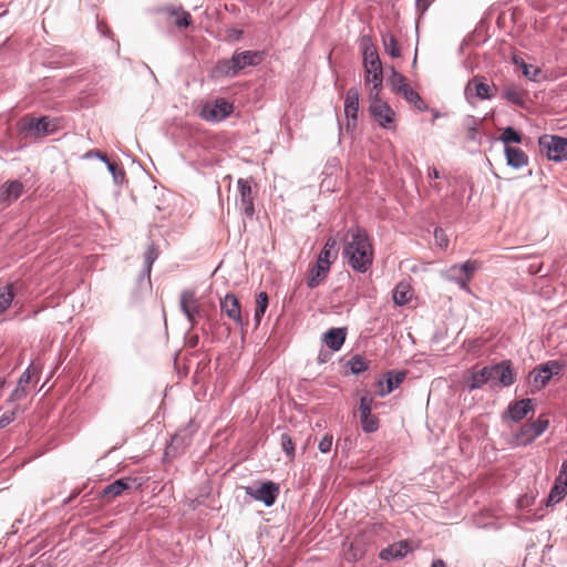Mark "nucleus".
Masks as SVG:
<instances>
[{
    "label": "nucleus",
    "instance_id": "1",
    "mask_svg": "<svg viewBox=\"0 0 567 567\" xmlns=\"http://www.w3.org/2000/svg\"><path fill=\"white\" fill-rule=\"evenodd\" d=\"M265 59L260 50H235L229 58L218 59L208 72L213 81L235 79L247 68H256Z\"/></svg>",
    "mask_w": 567,
    "mask_h": 567
},
{
    "label": "nucleus",
    "instance_id": "2",
    "mask_svg": "<svg viewBox=\"0 0 567 567\" xmlns=\"http://www.w3.org/2000/svg\"><path fill=\"white\" fill-rule=\"evenodd\" d=\"M360 49L364 69V83L371 84L373 91L380 92L384 80L382 62L370 35L361 37Z\"/></svg>",
    "mask_w": 567,
    "mask_h": 567
},
{
    "label": "nucleus",
    "instance_id": "3",
    "mask_svg": "<svg viewBox=\"0 0 567 567\" xmlns=\"http://www.w3.org/2000/svg\"><path fill=\"white\" fill-rule=\"evenodd\" d=\"M567 364L561 360H548L537 364L529 374V383L536 391L545 389L553 378L560 375Z\"/></svg>",
    "mask_w": 567,
    "mask_h": 567
},
{
    "label": "nucleus",
    "instance_id": "4",
    "mask_svg": "<svg viewBox=\"0 0 567 567\" xmlns=\"http://www.w3.org/2000/svg\"><path fill=\"white\" fill-rule=\"evenodd\" d=\"M243 488L247 496L264 504L265 507L275 505L280 493V485L271 480L257 481Z\"/></svg>",
    "mask_w": 567,
    "mask_h": 567
},
{
    "label": "nucleus",
    "instance_id": "5",
    "mask_svg": "<svg viewBox=\"0 0 567 567\" xmlns=\"http://www.w3.org/2000/svg\"><path fill=\"white\" fill-rule=\"evenodd\" d=\"M370 105L368 107L370 116L379 124L383 130L391 131L395 127V112L389 105L388 102L383 101L379 96V92L370 93Z\"/></svg>",
    "mask_w": 567,
    "mask_h": 567
},
{
    "label": "nucleus",
    "instance_id": "6",
    "mask_svg": "<svg viewBox=\"0 0 567 567\" xmlns=\"http://www.w3.org/2000/svg\"><path fill=\"white\" fill-rule=\"evenodd\" d=\"M538 146L548 161L555 163L567 161V137L557 134H543L538 137Z\"/></svg>",
    "mask_w": 567,
    "mask_h": 567
},
{
    "label": "nucleus",
    "instance_id": "7",
    "mask_svg": "<svg viewBox=\"0 0 567 567\" xmlns=\"http://www.w3.org/2000/svg\"><path fill=\"white\" fill-rule=\"evenodd\" d=\"M492 369L493 390L496 388H509L517 380V371L514 363L509 359H503L498 362L489 364Z\"/></svg>",
    "mask_w": 567,
    "mask_h": 567
},
{
    "label": "nucleus",
    "instance_id": "8",
    "mask_svg": "<svg viewBox=\"0 0 567 567\" xmlns=\"http://www.w3.org/2000/svg\"><path fill=\"white\" fill-rule=\"evenodd\" d=\"M235 107L234 104L230 103L225 97H217L213 103L205 104L200 110V117L210 123H219L226 118H228Z\"/></svg>",
    "mask_w": 567,
    "mask_h": 567
},
{
    "label": "nucleus",
    "instance_id": "9",
    "mask_svg": "<svg viewBox=\"0 0 567 567\" xmlns=\"http://www.w3.org/2000/svg\"><path fill=\"white\" fill-rule=\"evenodd\" d=\"M135 489H140L142 487V482L140 477L132 476H123L114 480L103 487V489L99 493V497L104 502H111L114 498L121 496L124 492L131 489L132 487Z\"/></svg>",
    "mask_w": 567,
    "mask_h": 567
},
{
    "label": "nucleus",
    "instance_id": "10",
    "mask_svg": "<svg viewBox=\"0 0 567 567\" xmlns=\"http://www.w3.org/2000/svg\"><path fill=\"white\" fill-rule=\"evenodd\" d=\"M342 256L352 270L359 274H365L373 265L374 249L359 250L358 248H342Z\"/></svg>",
    "mask_w": 567,
    "mask_h": 567
},
{
    "label": "nucleus",
    "instance_id": "11",
    "mask_svg": "<svg viewBox=\"0 0 567 567\" xmlns=\"http://www.w3.org/2000/svg\"><path fill=\"white\" fill-rule=\"evenodd\" d=\"M56 118L40 116L20 124V132L33 137L47 136L56 131Z\"/></svg>",
    "mask_w": 567,
    "mask_h": 567
},
{
    "label": "nucleus",
    "instance_id": "12",
    "mask_svg": "<svg viewBox=\"0 0 567 567\" xmlns=\"http://www.w3.org/2000/svg\"><path fill=\"white\" fill-rule=\"evenodd\" d=\"M536 403L534 399L524 398L511 401L506 410L502 413L503 421H512L514 423L522 422L529 413H534Z\"/></svg>",
    "mask_w": 567,
    "mask_h": 567
},
{
    "label": "nucleus",
    "instance_id": "13",
    "mask_svg": "<svg viewBox=\"0 0 567 567\" xmlns=\"http://www.w3.org/2000/svg\"><path fill=\"white\" fill-rule=\"evenodd\" d=\"M179 308L190 324V330L197 326V319L203 316V310L194 290H184L179 297Z\"/></svg>",
    "mask_w": 567,
    "mask_h": 567
},
{
    "label": "nucleus",
    "instance_id": "14",
    "mask_svg": "<svg viewBox=\"0 0 567 567\" xmlns=\"http://www.w3.org/2000/svg\"><path fill=\"white\" fill-rule=\"evenodd\" d=\"M493 379L489 364L484 365L480 370H474V368H472L467 370V373L464 377V386L468 392L480 390L486 384L493 389Z\"/></svg>",
    "mask_w": 567,
    "mask_h": 567
},
{
    "label": "nucleus",
    "instance_id": "15",
    "mask_svg": "<svg viewBox=\"0 0 567 567\" xmlns=\"http://www.w3.org/2000/svg\"><path fill=\"white\" fill-rule=\"evenodd\" d=\"M567 495V458L563 461L558 475L551 485L546 498V506H554Z\"/></svg>",
    "mask_w": 567,
    "mask_h": 567
},
{
    "label": "nucleus",
    "instance_id": "16",
    "mask_svg": "<svg viewBox=\"0 0 567 567\" xmlns=\"http://www.w3.org/2000/svg\"><path fill=\"white\" fill-rule=\"evenodd\" d=\"M359 99L360 93L357 86L348 89L344 97V116H346V130L353 132L357 127L358 113H359Z\"/></svg>",
    "mask_w": 567,
    "mask_h": 567
},
{
    "label": "nucleus",
    "instance_id": "17",
    "mask_svg": "<svg viewBox=\"0 0 567 567\" xmlns=\"http://www.w3.org/2000/svg\"><path fill=\"white\" fill-rule=\"evenodd\" d=\"M220 311L241 329L247 324L241 316L240 301L234 292H227L225 297L220 299Z\"/></svg>",
    "mask_w": 567,
    "mask_h": 567
},
{
    "label": "nucleus",
    "instance_id": "18",
    "mask_svg": "<svg viewBox=\"0 0 567 567\" xmlns=\"http://www.w3.org/2000/svg\"><path fill=\"white\" fill-rule=\"evenodd\" d=\"M411 543L408 539L395 542L385 548H382L379 553V557L383 561L401 560L412 553Z\"/></svg>",
    "mask_w": 567,
    "mask_h": 567
},
{
    "label": "nucleus",
    "instance_id": "19",
    "mask_svg": "<svg viewBox=\"0 0 567 567\" xmlns=\"http://www.w3.org/2000/svg\"><path fill=\"white\" fill-rule=\"evenodd\" d=\"M348 334L347 327H331L321 336V342L331 351L338 352L343 347Z\"/></svg>",
    "mask_w": 567,
    "mask_h": 567
},
{
    "label": "nucleus",
    "instance_id": "20",
    "mask_svg": "<svg viewBox=\"0 0 567 567\" xmlns=\"http://www.w3.org/2000/svg\"><path fill=\"white\" fill-rule=\"evenodd\" d=\"M369 546L370 543L367 537L363 535L357 536L348 545H343L344 559L352 564L361 560L363 557H365Z\"/></svg>",
    "mask_w": 567,
    "mask_h": 567
},
{
    "label": "nucleus",
    "instance_id": "21",
    "mask_svg": "<svg viewBox=\"0 0 567 567\" xmlns=\"http://www.w3.org/2000/svg\"><path fill=\"white\" fill-rule=\"evenodd\" d=\"M512 63L520 71L522 75L530 82L540 83L547 79L546 74L539 66L525 62V60L518 54L512 55Z\"/></svg>",
    "mask_w": 567,
    "mask_h": 567
},
{
    "label": "nucleus",
    "instance_id": "22",
    "mask_svg": "<svg viewBox=\"0 0 567 567\" xmlns=\"http://www.w3.org/2000/svg\"><path fill=\"white\" fill-rule=\"evenodd\" d=\"M237 189L240 195V206L243 214L247 218H252L255 215V204L252 198L251 183L249 179L239 178L237 181Z\"/></svg>",
    "mask_w": 567,
    "mask_h": 567
},
{
    "label": "nucleus",
    "instance_id": "23",
    "mask_svg": "<svg viewBox=\"0 0 567 567\" xmlns=\"http://www.w3.org/2000/svg\"><path fill=\"white\" fill-rule=\"evenodd\" d=\"M348 234L351 235V240L344 241L342 248H358L359 250L374 249L372 238L363 227L357 226L350 228Z\"/></svg>",
    "mask_w": 567,
    "mask_h": 567
},
{
    "label": "nucleus",
    "instance_id": "24",
    "mask_svg": "<svg viewBox=\"0 0 567 567\" xmlns=\"http://www.w3.org/2000/svg\"><path fill=\"white\" fill-rule=\"evenodd\" d=\"M408 371L405 370H388L382 374V379L385 382V390L378 391V395L384 398L395 391L405 380Z\"/></svg>",
    "mask_w": 567,
    "mask_h": 567
},
{
    "label": "nucleus",
    "instance_id": "25",
    "mask_svg": "<svg viewBox=\"0 0 567 567\" xmlns=\"http://www.w3.org/2000/svg\"><path fill=\"white\" fill-rule=\"evenodd\" d=\"M337 236H329L319 251L316 261L331 267L339 255Z\"/></svg>",
    "mask_w": 567,
    "mask_h": 567
},
{
    "label": "nucleus",
    "instance_id": "26",
    "mask_svg": "<svg viewBox=\"0 0 567 567\" xmlns=\"http://www.w3.org/2000/svg\"><path fill=\"white\" fill-rule=\"evenodd\" d=\"M331 267L315 261L310 265L308 276L306 278V285L309 289H315L324 282L327 279Z\"/></svg>",
    "mask_w": 567,
    "mask_h": 567
},
{
    "label": "nucleus",
    "instance_id": "27",
    "mask_svg": "<svg viewBox=\"0 0 567 567\" xmlns=\"http://www.w3.org/2000/svg\"><path fill=\"white\" fill-rule=\"evenodd\" d=\"M474 89V96L481 101H489L494 97L491 86L484 76H474L465 86V95H468L471 87Z\"/></svg>",
    "mask_w": 567,
    "mask_h": 567
},
{
    "label": "nucleus",
    "instance_id": "28",
    "mask_svg": "<svg viewBox=\"0 0 567 567\" xmlns=\"http://www.w3.org/2000/svg\"><path fill=\"white\" fill-rule=\"evenodd\" d=\"M504 155L507 166L519 169L528 164V155L519 147H506Z\"/></svg>",
    "mask_w": 567,
    "mask_h": 567
},
{
    "label": "nucleus",
    "instance_id": "29",
    "mask_svg": "<svg viewBox=\"0 0 567 567\" xmlns=\"http://www.w3.org/2000/svg\"><path fill=\"white\" fill-rule=\"evenodd\" d=\"M481 264L477 260L468 259L460 265L452 267V270H458L462 277L456 278L461 287H465L467 282L474 277L475 272L480 269Z\"/></svg>",
    "mask_w": 567,
    "mask_h": 567
},
{
    "label": "nucleus",
    "instance_id": "30",
    "mask_svg": "<svg viewBox=\"0 0 567 567\" xmlns=\"http://www.w3.org/2000/svg\"><path fill=\"white\" fill-rule=\"evenodd\" d=\"M23 193V184L18 179L7 181L0 186V195L6 202L17 200Z\"/></svg>",
    "mask_w": 567,
    "mask_h": 567
},
{
    "label": "nucleus",
    "instance_id": "31",
    "mask_svg": "<svg viewBox=\"0 0 567 567\" xmlns=\"http://www.w3.org/2000/svg\"><path fill=\"white\" fill-rule=\"evenodd\" d=\"M16 286L12 282H7L0 287V316L7 312V310L16 305Z\"/></svg>",
    "mask_w": 567,
    "mask_h": 567
},
{
    "label": "nucleus",
    "instance_id": "32",
    "mask_svg": "<svg viewBox=\"0 0 567 567\" xmlns=\"http://www.w3.org/2000/svg\"><path fill=\"white\" fill-rule=\"evenodd\" d=\"M525 136L522 132L517 131L514 126L508 125L502 128L498 141L506 147H514L512 144H522Z\"/></svg>",
    "mask_w": 567,
    "mask_h": 567
},
{
    "label": "nucleus",
    "instance_id": "33",
    "mask_svg": "<svg viewBox=\"0 0 567 567\" xmlns=\"http://www.w3.org/2000/svg\"><path fill=\"white\" fill-rule=\"evenodd\" d=\"M151 272L147 269H142L140 275L136 278L135 288L133 295L136 298H143L145 295L150 293L152 290V281H151Z\"/></svg>",
    "mask_w": 567,
    "mask_h": 567
},
{
    "label": "nucleus",
    "instance_id": "34",
    "mask_svg": "<svg viewBox=\"0 0 567 567\" xmlns=\"http://www.w3.org/2000/svg\"><path fill=\"white\" fill-rule=\"evenodd\" d=\"M411 287L403 281L399 282L392 290V300L395 306H405L411 301Z\"/></svg>",
    "mask_w": 567,
    "mask_h": 567
},
{
    "label": "nucleus",
    "instance_id": "35",
    "mask_svg": "<svg viewBox=\"0 0 567 567\" xmlns=\"http://www.w3.org/2000/svg\"><path fill=\"white\" fill-rule=\"evenodd\" d=\"M501 99L507 101L508 103L525 109L526 100L524 94L517 90L515 85H508L504 87L501 94Z\"/></svg>",
    "mask_w": 567,
    "mask_h": 567
},
{
    "label": "nucleus",
    "instance_id": "36",
    "mask_svg": "<svg viewBox=\"0 0 567 567\" xmlns=\"http://www.w3.org/2000/svg\"><path fill=\"white\" fill-rule=\"evenodd\" d=\"M389 84L393 92L400 93L402 96L406 94V91L411 89V86L406 83V79L394 68L391 69V74L389 76Z\"/></svg>",
    "mask_w": 567,
    "mask_h": 567
},
{
    "label": "nucleus",
    "instance_id": "37",
    "mask_svg": "<svg viewBox=\"0 0 567 567\" xmlns=\"http://www.w3.org/2000/svg\"><path fill=\"white\" fill-rule=\"evenodd\" d=\"M536 437H534L533 432L528 429V424H523L518 431L513 435L512 445L513 446H528L530 445Z\"/></svg>",
    "mask_w": 567,
    "mask_h": 567
},
{
    "label": "nucleus",
    "instance_id": "38",
    "mask_svg": "<svg viewBox=\"0 0 567 567\" xmlns=\"http://www.w3.org/2000/svg\"><path fill=\"white\" fill-rule=\"evenodd\" d=\"M269 306V296L266 291H259L256 295V308L254 312V320L256 327H258L266 313V310Z\"/></svg>",
    "mask_w": 567,
    "mask_h": 567
},
{
    "label": "nucleus",
    "instance_id": "39",
    "mask_svg": "<svg viewBox=\"0 0 567 567\" xmlns=\"http://www.w3.org/2000/svg\"><path fill=\"white\" fill-rule=\"evenodd\" d=\"M361 430L365 434L375 433L380 427V421L373 413L359 412Z\"/></svg>",
    "mask_w": 567,
    "mask_h": 567
},
{
    "label": "nucleus",
    "instance_id": "40",
    "mask_svg": "<svg viewBox=\"0 0 567 567\" xmlns=\"http://www.w3.org/2000/svg\"><path fill=\"white\" fill-rule=\"evenodd\" d=\"M347 365H348L351 374L360 375L361 373H363L370 369V361L367 360L361 354H354L349 359V361L347 362Z\"/></svg>",
    "mask_w": 567,
    "mask_h": 567
},
{
    "label": "nucleus",
    "instance_id": "41",
    "mask_svg": "<svg viewBox=\"0 0 567 567\" xmlns=\"http://www.w3.org/2000/svg\"><path fill=\"white\" fill-rule=\"evenodd\" d=\"M382 43L384 51L393 59H398L401 56V50L399 48V43L396 38L391 33L382 34Z\"/></svg>",
    "mask_w": 567,
    "mask_h": 567
},
{
    "label": "nucleus",
    "instance_id": "42",
    "mask_svg": "<svg viewBox=\"0 0 567 567\" xmlns=\"http://www.w3.org/2000/svg\"><path fill=\"white\" fill-rule=\"evenodd\" d=\"M104 164H105L109 173L112 175L114 184L122 185L126 179V175H125L123 167L121 165L110 161L109 158H105Z\"/></svg>",
    "mask_w": 567,
    "mask_h": 567
},
{
    "label": "nucleus",
    "instance_id": "43",
    "mask_svg": "<svg viewBox=\"0 0 567 567\" xmlns=\"http://www.w3.org/2000/svg\"><path fill=\"white\" fill-rule=\"evenodd\" d=\"M51 58L53 59L50 63L54 64V68H65L72 64V56L63 49L56 48L53 50Z\"/></svg>",
    "mask_w": 567,
    "mask_h": 567
},
{
    "label": "nucleus",
    "instance_id": "44",
    "mask_svg": "<svg viewBox=\"0 0 567 567\" xmlns=\"http://www.w3.org/2000/svg\"><path fill=\"white\" fill-rule=\"evenodd\" d=\"M159 256V248L158 246L152 241L146 246V249L144 251V269H147L148 271H152L154 262L157 260Z\"/></svg>",
    "mask_w": 567,
    "mask_h": 567
},
{
    "label": "nucleus",
    "instance_id": "45",
    "mask_svg": "<svg viewBox=\"0 0 567 567\" xmlns=\"http://www.w3.org/2000/svg\"><path fill=\"white\" fill-rule=\"evenodd\" d=\"M480 121L473 115H466L463 120V126L467 131V138L477 141L480 136Z\"/></svg>",
    "mask_w": 567,
    "mask_h": 567
},
{
    "label": "nucleus",
    "instance_id": "46",
    "mask_svg": "<svg viewBox=\"0 0 567 567\" xmlns=\"http://www.w3.org/2000/svg\"><path fill=\"white\" fill-rule=\"evenodd\" d=\"M403 97L406 102L413 104L414 107L420 112H427L430 110V106L413 87L409 89Z\"/></svg>",
    "mask_w": 567,
    "mask_h": 567
},
{
    "label": "nucleus",
    "instance_id": "47",
    "mask_svg": "<svg viewBox=\"0 0 567 567\" xmlns=\"http://www.w3.org/2000/svg\"><path fill=\"white\" fill-rule=\"evenodd\" d=\"M40 372V368L35 367L33 363H30L19 377L18 383L28 386L33 382L35 378H38Z\"/></svg>",
    "mask_w": 567,
    "mask_h": 567
},
{
    "label": "nucleus",
    "instance_id": "48",
    "mask_svg": "<svg viewBox=\"0 0 567 567\" xmlns=\"http://www.w3.org/2000/svg\"><path fill=\"white\" fill-rule=\"evenodd\" d=\"M380 405V402L374 401V399L369 393H365L359 399L358 410L359 412L372 413V411L378 409Z\"/></svg>",
    "mask_w": 567,
    "mask_h": 567
},
{
    "label": "nucleus",
    "instance_id": "49",
    "mask_svg": "<svg viewBox=\"0 0 567 567\" xmlns=\"http://www.w3.org/2000/svg\"><path fill=\"white\" fill-rule=\"evenodd\" d=\"M281 450L286 456L291 461L296 456V447L291 436L288 433H282L280 437Z\"/></svg>",
    "mask_w": 567,
    "mask_h": 567
},
{
    "label": "nucleus",
    "instance_id": "50",
    "mask_svg": "<svg viewBox=\"0 0 567 567\" xmlns=\"http://www.w3.org/2000/svg\"><path fill=\"white\" fill-rule=\"evenodd\" d=\"M528 429L533 432L534 437H539L549 426V420L545 417H538L532 423H527Z\"/></svg>",
    "mask_w": 567,
    "mask_h": 567
},
{
    "label": "nucleus",
    "instance_id": "51",
    "mask_svg": "<svg viewBox=\"0 0 567 567\" xmlns=\"http://www.w3.org/2000/svg\"><path fill=\"white\" fill-rule=\"evenodd\" d=\"M28 395L27 386L20 384L17 382L16 388L11 391L7 402L8 403H16L24 400Z\"/></svg>",
    "mask_w": 567,
    "mask_h": 567
},
{
    "label": "nucleus",
    "instance_id": "52",
    "mask_svg": "<svg viewBox=\"0 0 567 567\" xmlns=\"http://www.w3.org/2000/svg\"><path fill=\"white\" fill-rule=\"evenodd\" d=\"M193 22V18L189 12L185 10H181V12L175 17V25L178 28H188Z\"/></svg>",
    "mask_w": 567,
    "mask_h": 567
},
{
    "label": "nucleus",
    "instance_id": "53",
    "mask_svg": "<svg viewBox=\"0 0 567 567\" xmlns=\"http://www.w3.org/2000/svg\"><path fill=\"white\" fill-rule=\"evenodd\" d=\"M333 436L331 434H324L318 443V450L321 453H329L332 449Z\"/></svg>",
    "mask_w": 567,
    "mask_h": 567
},
{
    "label": "nucleus",
    "instance_id": "54",
    "mask_svg": "<svg viewBox=\"0 0 567 567\" xmlns=\"http://www.w3.org/2000/svg\"><path fill=\"white\" fill-rule=\"evenodd\" d=\"M184 343L186 347L195 349L199 343L198 334L193 333V330L189 328L184 334Z\"/></svg>",
    "mask_w": 567,
    "mask_h": 567
},
{
    "label": "nucleus",
    "instance_id": "55",
    "mask_svg": "<svg viewBox=\"0 0 567 567\" xmlns=\"http://www.w3.org/2000/svg\"><path fill=\"white\" fill-rule=\"evenodd\" d=\"M434 238H435L436 244L441 248H446L449 246V238H447L445 231L443 230V228L436 227L434 229Z\"/></svg>",
    "mask_w": 567,
    "mask_h": 567
},
{
    "label": "nucleus",
    "instance_id": "56",
    "mask_svg": "<svg viewBox=\"0 0 567 567\" xmlns=\"http://www.w3.org/2000/svg\"><path fill=\"white\" fill-rule=\"evenodd\" d=\"M82 158H84V159L99 158L101 162L104 163L105 158H107V156L100 150L92 148V150L87 151L86 153H84Z\"/></svg>",
    "mask_w": 567,
    "mask_h": 567
},
{
    "label": "nucleus",
    "instance_id": "57",
    "mask_svg": "<svg viewBox=\"0 0 567 567\" xmlns=\"http://www.w3.org/2000/svg\"><path fill=\"white\" fill-rule=\"evenodd\" d=\"M16 420V410L6 412L0 416V430L8 426L10 423H12Z\"/></svg>",
    "mask_w": 567,
    "mask_h": 567
},
{
    "label": "nucleus",
    "instance_id": "58",
    "mask_svg": "<svg viewBox=\"0 0 567 567\" xmlns=\"http://www.w3.org/2000/svg\"><path fill=\"white\" fill-rule=\"evenodd\" d=\"M431 0H415V9L421 14H424L431 6Z\"/></svg>",
    "mask_w": 567,
    "mask_h": 567
},
{
    "label": "nucleus",
    "instance_id": "59",
    "mask_svg": "<svg viewBox=\"0 0 567 567\" xmlns=\"http://www.w3.org/2000/svg\"><path fill=\"white\" fill-rule=\"evenodd\" d=\"M446 337V331L436 329L431 338L432 344H440Z\"/></svg>",
    "mask_w": 567,
    "mask_h": 567
},
{
    "label": "nucleus",
    "instance_id": "60",
    "mask_svg": "<svg viewBox=\"0 0 567 567\" xmlns=\"http://www.w3.org/2000/svg\"><path fill=\"white\" fill-rule=\"evenodd\" d=\"M331 359V352L324 349H321L317 357V362L319 364H324Z\"/></svg>",
    "mask_w": 567,
    "mask_h": 567
},
{
    "label": "nucleus",
    "instance_id": "61",
    "mask_svg": "<svg viewBox=\"0 0 567 567\" xmlns=\"http://www.w3.org/2000/svg\"><path fill=\"white\" fill-rule=\"evenodd\" d=\"M228 37L234 41H239L243 35L244 31L241 29L230 28L227 30Z\"/></svg>",
    "mask_w": 567,
    "mask_h": 567
},
{
    "label": "nucleus",
    "instance_id": "62",
    "mask_svg": "<svg viewBox=\"0 0 567 567\" xmlns=\"http://www.w3.org/2000/svg\"><path fill=\"white\" fill-rule=\"evenodd\" d=\"M427 177L430 179H439V178H441V173L436 167L432 166V167H429V169H427Z\"/></svg>",
    "mask_w": 567,
    "mask_h": 567
},
{
    "label": "nucleus",
    "instance_id": "63",
    "mask_svg": "<svg viewBox=\"0 0 567 567\" xmlns=\"http://www.w3.org/2000/svg\"><path fill=\"white\" fill-rule=\"evenodd\" d=\"M80 494L79 489H74L68 497H65L62 502L63 505H69L73 499H75Z\"/></svg>",
    "mask_w": 567,
    "mask_h": 567
},
{
    "label": "nucleus",
    "instance_id": "64",
    "mask_svg": "<svg viewBox=\"0 0 567 567\" xmlns=\"http://www.w3.org/2000/svg\"><path fill=\"white\" fill-rule=\"evenodd\" d=\"M430 567H446V564L443 559L436 558L433 559Z\"/></svg>",
    "mask_w": 567,
    "mask_h": 567
}]
</instances>
